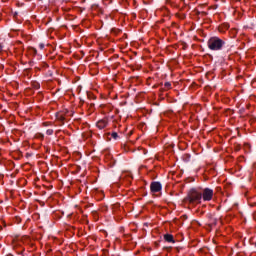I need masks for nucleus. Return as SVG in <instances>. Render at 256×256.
<instances>
[{"instance_id":"nucleus-1","label":"nucleus","mask_w":256,"mask_h":256,"mask_svg":"<svg viewBox=\"0 0 256 256\" xmlns=\"http://www.w3.org/2000/svg\"><path fill=\"white\" fill-rule=\"evenodd\" d=\"M201 202V188L190 189L183 200V203H187L191 207H197V205H201Z\"/></svg>"},{"instance_id":"nucleus-2","label":"nucleus","mask_w":256,"mask_h":256,"mask_svg":"<svg viewBox=\"0 0 256 256\" xmlns=\"http://www.w3.org/2000/svg\"><path fill=\"white\" fill-rule=\"evenodd\" d=\"M207 47L210 51H221L225 47V40L218 36H212L207 41Z\"/></svg>"},{"instance_id":"nucleus-3","label":"nucleus","mask_w":256,"mask_h":256,"mask_svg":"<svg viewBox=\"0 0 256 256\" xmlns=\"http://www.w3.org/2000/svg\"><path fill=\"white\" fill-rule=\"evenodd\" d=\"M201 199L204 202L213 201V197L215 196V191L211 188H200Z\"/></svg>"},{"instance_id":"nucleus-4","label":"nucleus","mask_w":256,"mask_h":256,"mask_svg":"<svg viewBox=\"0 0 256 256\" xmlns=\"http://www.w3.org/2000/svg\"><path fill=\"white\" fill-rule=\"evenodd\" d=\"M67 113H69L67 109L61 110L56 113V121L59 122L60 127L65 125V121H67Z\"/></svg>"},{"instance_id":"nucleus-5","label":"nucleus","mask_w":256,"mask_h":256,"mask_svg":"<svg viewBox=\"0 0 256 256\" xmlns=\"http://www.w3.org/2000/svg\"><path fill=\"white\" fill-rule=\"evenodd\" d=\"M163 186L161 182H151L150 184V191L151 193H161Z\"/></svg>"},{"instance_id":"nucleus-6","label":"nucleus","mask_w":256,"mask_h":256,"mask_svg":"<svg viewBox=\"0 0 256 256\" xmlns=\"http://www.w3.org/2000/svg\"><path fill=\"white\" fill-rule=\"evenodd\" d=\"M181 3H185V0H166V5H170L174 9H178L181 6Z\"/></svg>"},{"instance_id":"nucleus-7","label":"nucleus","mask_w":256,"mask_h":256,"mask_svg":"<svg viewBox=\"0 0 256 256\" xmlns=\"http://www.w3.org/2000/svg\"><path fill=\"white\" fill-rule=\"evenodd\" d=\"M107 125H109V118H103L96 123V127L100 130L105 129Z\"/></svg>"},{"instance_id":"nucleus-8","label":"nucleus","mask_w":256,"mask_h":256,"mask_svg":"<svg viewBox=\"0 0 256 256\" xmlns=\"http://www.w3.org/2000/svg\"><path fill=\"white\" fill-rule=\"evenodd\" d=\"M103 115H107V113H111L113 111V106L111 104H101Z\"/></svg>"},{"instance_id":"nucleus-9","label":"nucleus","mask_w":256,"mask_h":256,"mask_svg":"<svg viewBox=\"0 0 256 256\" xmlns=\"http://www.w3.org/2000/svg\"><path fill=\"white\" fill-rule=\"evenodd\" d=\"M229 23L224 22L218 26V33H227L229 31Z\"/></svg>"},{"instance_id":"nucleus-10","label":"nucleus","mask_w":256,"mask_h":256,"mask_svg":"<svg viewBox=\"0 0 256 256\" xmlns=\"http://www.w3.org/2000/svg\"><path fill=\"white\" fill-rule=\"evenodd\" d=\"M27 54L30 57H37V49H35L34 47H28Z\"/></svg>"},{"instance_id":"nucleus-11","label":"nucleus","mask_w":256,"mask_h":256,"mask_svg":"<svg viewBox=\"0 0 256 256\" xmlns=\"http://www.w3.org/2000/svg\"><path fill=\"white\" fill-rule=\"evenodd\" d=\"M164 241H166L167 243H175V238L172 234H165Z\"/></svg>"},{"instance_id":"nucleus-12","label":"nucleus","mask_w":256,"mask_h":256,"mask_svg":"<svg viewBox=\"0 0 256 256\" xmlns=\"http://www.w3.org/2000/svg\"><path fill=\"white\" fill-rule=\"evenodd\" d=\"M35 139H40V141H43L45 139V135H43L41 132H38L35 134Z\"/></svg>"},{"instance_id":"nucleus-13","label":"nucleus","mask_w":256,"mask_h":256,"mask_svg":"<svg viewBox=\"0 0 256 256\" xmlns=\"http://www.w3.org/2000/svg\"><path fill=\"white\" fill-rule=\"evenodd\" d=\"M163 89H164L165 91L171 90V82H165Z\"/></svg>"},{"instance_id":"nucleus-14","label":"nucleus","mask_w":256,"mask_h":256,"mask_svg":"<svg viewBox=\"0 0 256 256\" xmlns=\"http://www.w3.org/2000/svg\"><path fill=\"white\" fill-rule=\"evenodd\" d=\"M176 17H177L178 19L183 20V19H185V14H184V13H176Z\"/></svg>"},{"instance_id":"nucleus-15","label":"nucleus","mask_w":256,"mask_h":256,"mask_svg":"<svg viewBox=\"0 0 256 256\" xmlns=\"http://www.w3.org/2000/svg\"><path fill=\"white\" fill-rule=\"evenodd\" d=\"M183 159H184L185 161H191V155H189V154H184V155H183Z\"/></svg>"},{"instance_id":"nucleus-16","label":"nucleus","mask_w":256,"mask_h":256,"mask_svg":"<svg viewBox=\"0 0 256 256\" xmlns=\"http://www.w3.org/2000/svg\"><path fill=\"white\" fill-rule=\"evenodd\" d=\"M51 125H53L52 122H43L42 123V127H51Z\"/></svg>"},{"instance_id":"nucleus-17","label":"nucleus","mask_w":256,"mask_h":256,"mask_svg":"<svg viewBox=\"0 0 256 256\" xmlns=\"http://www.w3.org/2000/svg\"><path fill=\"white\" fill-rule=\"evenodd\" d=\"M111 138L112 139H117L119 137V135L117 134V132H112L111 134Z\"/></svg>"},{"instance_id":"nucleus-18","label":"nucleus","mask_w":256,"mask_h":256,"mask_svg":"<svg viewBox=\"0 0 256 256\" xmlns=\"http://www.w3.org/2000/svg\"><path fill=\"white\" fill-rule=\"evenodd\" d=\"M46 135H53V129H48L46 131Z\"/></svg>"},{"instance_id":"nucleus-19","label":"nucleus","mask_w":256,"mask_h":256,"mask_svg":"<svg viewBox=\"0 0 256 256\" xmlns=\"http://www.w3.org/2000/svg\"><path fill=\"white\" fill-rule=\"evenodd\" d=\"M3 53V43H0V55Z\"/></svg>"},{"instance_id":"nucleus-20","label":"nucleus","mask_w":256,"mask_h":256,"mask_svg":"<svg viewBox=\"0 0 256 256\" xmlns=\"http://www.w3.org/2000/svg\"><path fill=\"white\" fill-rule=\"evenodd\" d=\"M89 97H91L92 99H97V97L93 94L89 95Z\"/></svg>"},{"instance_id":"nucleus-21","label":"nucleus","mask_w":256,"mask_h":256,"mask_svg":"<svg viewBox=\"0 0 256 256\" xmlns=\"http://www.w3.org/2000/svg\"><path fill=\"white\" fill-rule=\"evenodd\" d=\"M45 45L44 44H40V49H44Z\"/></svg>"},{"instance_id":"nucleus-22","label":"nucleus","mask_w":256,"mask_h":256,"mask_svg":"<svg viewBox=\"0 0 256 256\" xmlns=\"http://www.w3.org/2000/svg\"><path fill=\"white\" fill-rule=\"evenodd\" d=\"M22 241H25V236L22 237Z\"/></svg>"},{"instance_id":"nucleus-23","label":"nucleus","mask_w":256,"mask_h":256,"mask_svg":"<svg viewBox=\"0 0 256 256\" xmlns=\"http://www.w3.org/2000/svg\"><path fill=\"white\" fill-rule=\"evenodd\" d=\"M0 21H1V18H0Z\"/></svg>"}]
</instances>
